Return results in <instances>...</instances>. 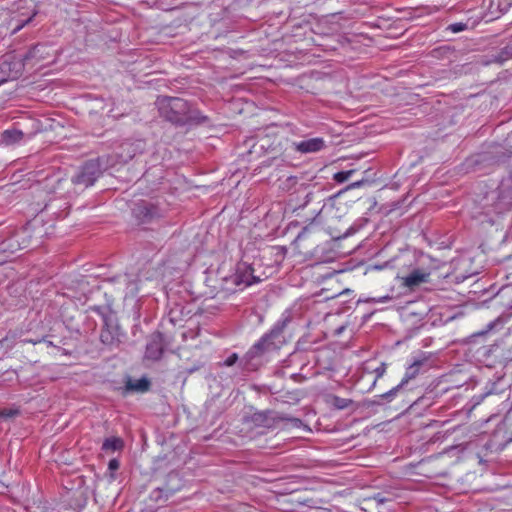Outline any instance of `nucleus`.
I'll return each mask as SVG.
<instances>
[{"mask_svg":"<svg viewBox=\"0 0 512 512\" xmlns=\"http://www.w3.org/2000/svg\"><path fill=\"white\" fill-rule=\"evenodd\" d=\"M291 321L289 312H285L274 324L272 329L264 334L244 355L242 359L243 368L256 370L260 365V358L267 352L279 349L284 343L283 332Z\"/></svg>","mask_w":512,"mask_h":512,"instance_id":"nucleus-1","label":"nucleus"},{"mask_svg":"<svg viewBox=\"0 0 512 512\" xmlns=\"http://www.w3.org/2000/svg\"><path fill=\"white\" fill-rule=\"evenodd\" d=\"M161 114L170 122L176 124H185L197 119L195 111L191 109L190 104L178 97H168L161 101Z\"/></svg>","mask_w":512,"mask_h":512,"instance_id":"nucleus-2","label":"nucleus"},{"mask_svg":"<svg viewBox=\"0 0 512 512\" xmlns=\"http://www.w3.org/2000/svg\"><path fill=\"white\" fill-rule=\"evenodd\" d=\"M0 63L12 80L18 79L26 67L23 57L16 53H8L4 55L0 59Z\"/></svg>","mask_w":512,"mask_h":512,"instance_id":"nucleus-3","label":"nucleus"},{"mask_svg":"<svg viewBox=\"0 0 512 512\" xmlns=\"http://www.w3.org/2000/svg\"><path fill=\"white\" fill-rule=\"evenodd\" d=\"M259 281V277L254 275V269L250 264L246 262L237 264L235 274L233 275V282L236 286L243 285L247 287Z\"/></svg>","mask_w":512,"mask_h":512,"instance_id":"nucleus-4","label":"nucleus"},{"mask_svg":"<svg viewBox=\"0 0 512 512\" xmlns=\"http://www.w3.org/2000/svg\"><path fill=\"white\" fill-rule=\"evenodd\" d=\"M164 352V337L159 331L152 333L146 344L145 358L151 361H158Z\"/></svg>","mask_w":512,"mask_h":512,"instance_id":"nucleus-5","label":"nucleus"},{"mask_svg":"<svg viewBox=\"0 0 512 512\" xmlns=\"http://www.w3.org/2000/svg\"><path fill=\"white\" fill-rule=\"evenodd\" d=\"M104 322V327L100 333L101 342L107 346H117L121 342L122 336L119 325L108 318H105Z\"/></svg>","mask_w":512,"mask_h":512,"instance_id":"nucleus-6","label":"nucleus"},{"mask_svg":"<svg viewBox=\"0 0 512 512\" xmlns=\"http://www.w3.org/2000/svg\"><path fill=\"white\" fill-rule=\"evenodd\" d=\"M26 66L34 68L36 66H42L41 62L49 56L48 47L43 44H37L32 47L25 54H20Z\"/></svg>","mask_w":512,"mask_h":512,"instance_id":"nucleus-7","label":"nucleus"},{"mask_svg":"<svg viewBox=\"0 0 512 512\" xmlns=\"http://www.w3.org/2000/svg\"><path fill=\"white\" fill-rule=\"evenodd\" d=\"M253 419L255 422L261 423L266 427H270L272 425L271 422H274L275 420L291 422L294 427H299L302 424V421L299 418L279 415L270 411L256 413L254 414Z\"/></svg>","mask_w":512,"mask_h":512,"instance_id":"nucleus-8","label":"nucleus"},{"mask_svg":"<svg viewBox=\"0 0 512 512\" xmlns=\"http://www.w3.org/2000/svg\"><path fill=\"white\" fill-rule=\"evenodd\" d=\"M296 151L300 153H315L326 147L325 140L321 137L310 138L293 143Z\"/></svg>","mask_w":512,"mask_h":512,"instance_id":"nucleus-9","label":"nucleus"},{"mask_svg":"<svg viewBox=\"0 0 512 512\" xmlns=\"http://www.w3.org/2000/svg\"><path fill=\"white\" fill-rule=\"evenodd\" d=\"M328 234V232L323 228L318 229H311V226H304L302 231L297 235L295 238L293 244L297 249L301 248V242L306 238H312V243L315 242V240L323 235Z\"/></svg>","mask_w":512,"mask_h":512,"instance_id":"nucleus-10","label":"nucleus"},{"mask_svg":"<svg viewBox=\"0 0 512 512\" xmlns=\"http://www.w3.org/2000/svg\"><path fill=\"white\" fill-rule=\"evenodd\" d=\"M430 272L423 269H414L409 275L404 278V285L409 288H414L421 283L428 281Z\"/></svg>","mask_w":512,"mask_h":512,"instance_id":"nucleus-11","label":"nucleus"},{"mask_svg":"<svg viewBox=\"0 0 512 512\" xmlns=\"http://www.w3.org/2000/svg\"><path fill=\"white\" fill-rule=\"evenodd\" d=\"M133 213L136 217L141 218L142 220H152L153 216L156 214V208L143 201L137 204L133 209Z\"/></svg>","mask_w":512,"mask_h":512,"instance_id":"nucleus-12","label":"nucleus"},{"mask_svg":"<svg viewBox=\"0 0 512 512\" xmlns=\"http://www.w3.org/2000/svg\"><path fill=\"white\" fill-rule=\"evenodd\" d=\"M425 360H414L413 363L407 367L405 375L401 380V385H406L410 380L414 379L420 372V368L424 365Z\"/></svg>","mask_w":512,"mask_h":512,"instance_id":"nucleus-13","label":"nucleus"},{"mask_svg":"<svg viewBox=\"0 0 512 512\" xmlns=\"http://www.w3.org/2000/svg\"><path fill=\"white\" fill-rule=\"evenodd\" d=\"M24 134L17 129H8L0 134V142L6 145H12L22 140Z\"/></svg>","mask_w":512,"mask_h":512,"instance_id":"nucleus-14","label":"nucleus"},{"mask_svg":"<svg viewBox=\"0 0 512 512\" xmlns=\"http://www.w3.org/2000/svg\"><path fill=\"white\" fill-rule=\"evenodd\" d=\"M150 388V381L147 378H141L136 381L128 380L126 389L128 391L146 392Z\"/></svg>","mask_w":512,"mask_h":512,"instance_id":"nucleus-15","label":"nucleus"},{"mask_svg":"<svg viewBox=\"0 0 512 512\" xmlns=\"http://www.w3.org/2000/svg\"><path fill=\"white\" fill-rule=\"evenodd\" d=\"M124 446V442L119 437H110L106 438L102 444L103 451H118L121 450Z\"/></svg>","mask_w":512,"mask_h":512,"instance_id":"nucleus-16","label":"nucleus"},{"mask_svg":"<svg viewBox=\"0 0 512 512\" xmlns=\"http://www.w3.org/2000/svg\"><path fill=\"white\" fill-rule=\"evenodd\" d=\"M404 385H401V383H399L397 386H395L394 388H392L391 390H389L388 392L386 393H383L381 395H378L372 403L373 404H376V405H380L382 404L381 400H385L387 402H391L395 396L397 395V393L399 392V390L403 387Z\"/></svg>","mask_w":512,"mask_h":512,"instance_id":"nucleus-17","label":"nucleus"},{"mask_svg":"<svg viewBox=\"0 0 512 512\" xmlns=\"http://www.w3.org/2000/svg\"><path fill=\"white\" fill-rule=\"evenodd\" d=\"M11 247L12 245L9 240H3L0 242V265L8 261L10 254L13 252Z\"/></svg>","mask_w":512,"mask_h":512,"instance_id":"nucleus-18","label":"nucleus"},{"mask_svg":"<svg viewBox=\"0 0 512 512\" xmlns=\"http://www.w3.org/2000/svg\"><path fill=\"white\" fill-rule=\"evenodd\" d=\"M324 250H325V248L323 246H321V245H317L314 248V250L312 252V256L315 257L317 262H328V261H330L331 259L334 258L333 255H330V253L324 255Z\"/></svg>","mask_w":512,"mask_h":512,"instance_id":"nucleus-19","label":"nucleus"},{"mask_svg":"<svg viewBox=\"0 0 512 512\" xmlns=\"http://www.w3.org/2000/svg\"><path fill=\"white\" fill-rule=\"evenodd\" d=\"M351 404H352L351 399L341 398L339 396H333V398H332V405L339 410L346 409Z\"/></svg>","mask_w":512,"mask_h":512,"instance_id":"nucleus-20","label":"nucleus"},{"mask_svg":"<svg viewBox=\"0 0 512 512\" xmlns=\"http://www.w3.org/2000/svg\"><path fill=\"white\" fill-rule=\"evenodd\" d=\"M354 172H355V170L339 171L334 174L333 179L337 183H343V182L347 181Z\"/></svg>","mask_w":512,"mask_h":512,"instance_id":"nucleus-21","label":"nucleus"},{"mask_svg":"<svg viewBox=\"0 0 512 512\" xmlns=\"http://www.w3.org/2000/svg\"><path fill=\"white\" fill-rule=\"evenodd\" d=\"M95 181V178H87L85 177V174L84 173H81L80 175H78L74 180L73 182L75 184H84L85 186H90L94 183Z\"/></svg>","mask_w":512,"mask_h":512,"instance_id":"nucleus-22","label":"nucleus"},{"mask_svg":"<svg viewBox=\"0 0 512 512\" xmlns=\"http://www.w3.org/2000/svg\"><path fill=\"white\" fill-rule=\"evenodd\" d=\"M356 232V229L350 227L342 236L334 237L332 236L333 247L339 248V241L345 239L348 235H351Z\"/></svg>","mask_w":512,"mask_h":512,"instance_id":"nucleus-23","label":"nucleus"},{"mask_svg":"<svg viewBox=\"0 0 512 512\" xmlns=\"http://www.w3.org/2000/svg\"><path fill=\"white\" fill-rule=\"evenodd\" d=\"M19 411L17 409H1L0 410V418L9 419L17 416Z\"/></svg>","mask_w":512,"mask_h":512,"instance_id":"nucleus-24","label":"nucleus"},{"mask_svg":"<svg viewBox=\"0 0 512 512\" xmlns=\"http://www.w3.org/2000/svg\"><path fill=\"white\" fill-rule=\"evenodd\" d=\"M385 372H386V364L385 363H381L377 368L374 369V373L376 374V378L373 381L372 386L376 385L377 380L379 378H381L385 374Z\"/></svg>","mask_w":512,"mask_h":512,"instance_id":"nucleus-25","label":"nucleus"},{"mask_svg":"<svg viewBox=\"0 0 512 512\" xmlns=\"http://www.w3.org/2000/svg\"><path fill=\"white\" fill-rule=\"evenodd\" d=\"M238 355L236 353L231 354L224 362L225 366H233L238 361Z\"/></svg>","mask_w":512,"mask_h":512,"instance_id":"nucleus-26","label":"nucleus"},{"mask_svg":"<svg viewBox=\"0 0 512 512\" xmlns=\"http://www.w3.org/2000/svg\"><path fill=\"white\" fill-rule=\"evenodd\" d=\"M465 28H466V24H464V23H454L449 26V29L454 33L461 32V31L465 30Z\"/></svg>","mask_w":512,"mask_h":512,"instance_id":"nucleus-27","label":"nucleus"},{"mask_svg":"<svg viewBox=\"0 0 512 512\" xmlns=\"http://www.w3.org/2000/svg\"><path fill=\"white\" fill-rule=\"evenodd\" d=\"M391 299H392L391 296L386 295V296H383V297H380V298H371V299L367 300V302L385 303V302L390 301Z\"/></svg>","mask_w":512,"mask_h":512,"instance_id":"nucleus-28","label":"nucleus"},{"mask_svg":"<svg viewBox=\"0 0 512 512\" xmlns=\"http://www.w3.org/2000/svg\"><path fill=\"white\" fill-rule=\"evenodd\" d=\"M119 466H120V464L117 459H112L109 461L108 467L110 470H112V471L117 470V469H119Z\"/></svg>","mask_w":512,"mask_h":512,"instance_id":"nucleus-29","label":"nucleus"},{"mask_svg":"<svg viewBox=\"0 0 512 512\" xmlns=\"http://www.w3.org/2000/svg\"><path fill=\"white\" fill-rule=\"evenodd\" d=\"M373 499L378 503V504H383L387 501V499L385 497H383L380 493L376 494Z\"/></svg>","mask_w":512,"mask_h":512,"instance_id":"nucleus-30","label":"nucleus"},{"mask_svg":"<svg viewBox=\"0 0 512 512\" xmlns=\"http://www.w3.org/2000/svg\"><path fill=\"white\" fill-rule=\"evenodd\" d=\"M8 340H9V336L7 335L6 337H4L3 339L0 340V345H3Z\"/></svg>","mask_w":512,"mask_h":512,"instance_id":"nucleus-31","label":"nucleus"},{"mask_svg":"<svg viewBox=\"0 0 512 512\" xmlns=\"http://www.w3.org/2000/svg\"><path fill=\"white\" fill-rule=\"evenodd\" d=\"M23 342H24V343H33V344H36V343H39V342H41V341H40V340H39V341H33V340H27V339H25V340H23Z\"/></svg>","mask_w":512,"mask_h":512,"instance_id":"nucleus-32","label":"nucleus"},{"mask_svg":"<svg viewBox=\"0 0 512 512\" xmlns=\"http://www.w3.org/2000/svg\"><path fill=\"white\" fill-rule=\"evenodd\" d=\"M196 370H198V367H191L189 370H188V373H193L195 372Z\"/></svg>","mask_w":512,"mask_h":512,"instance_id":"nucleus-33","label":"nucleus"},{"mask_svg":"<svg viewBox=\"0 0 512 512\" xmlns=\"http://www.w3.org/2000/svg\"><path fill=\"white\" fill-rule=\"evenodd\" d=\"M22 28V26H17L16 28H14V32H17L18 30H20Z\"/></svg>","mask_w":512,"mask_h":512,"instance_id":"nucleus-34","label":"nucleus"},{"mask_svg":"<svg viewBox=\"0 0 512 512\" xmlns=\"http://www.w3.org/2000/svg\"><path fill=\"white\" fill-rule=\"evenodd\" d=\"M290 224L294 225V224H298V222L297 221H292Z\"/></svg>","mask_w":512,"mask_h":512,"instance_id":"nucleus-35","label":"nucleus"},{"mask_svg":"<svg viewBox=\"0 0 512 512\" xmlns=\"http://www.w3.org/2000/svg\"><path fill=\"white\" fill-rule=\"evenodd\" d=\"M13 347V343H11L8 348L11 349Z\"/></svg>","mask_w":512,"mask_h":512,"instance_id":"nucleus-36","label":"nucleus"},{"mask_svg":"<svg viewBox=\"0 0 512 512\" xmlns=\"http://www.w3.org/2000/svg\"><path fill=\"white\" fill-rule=\"evenodd\" d=\"M303 247L301 246V248L299 249L300 250V253H303V250H301Z\"/></svg>","mask_w":512,"mask_h":512,"instance_id":"nucleus-37","label":"nucleus"},{"mask_svg":"<svg viewBox=\"0 0 512 512\" xmlns=\"http://www.w3.org/2000/svg\"><path fill=\"white\" fill-rule=\"evenodd\" d=\"M511 191H512V186H511Z\"/></svg>","mask_w":512,"mask_h":512,"instance_id":"nucleus-38","label":"nucleus"}]
</instances>
